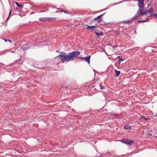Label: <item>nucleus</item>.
Here are the masks:
<instances>
[{
	"label": "nucleus",
	"mask_w": 157,
	"mask_h": 157,
	"mask_svg": "<svg viewBox=\"0 0 157 157\" xmlns=\"http://www.w3.org/2000/svg\"><path fill=\"white\" fill-rule=\"evenodd\" d=\"M61 12H64L65 13H68V12H67L66 11H65L63 10H61Z\"/></svg>",
	"instance_id": "nucleus-19"
},
{
	"label": "nucleus",
	"mask_w": 157,
	"mask_h": 157,
	"mask_svg": "<svg viewBox=\"0 0 157 157\" xmlns=\"http://www.w3.org/2000/svg\"><path fill=\"white\" fill-rule=\"evenodd\" d=\"M56 52H59L58 51H56Z\"/></svg>",
	"instance_id": "nucleus-31"
},
{
	"label": "nucleus",
	"mask_w": 157,
	"mask_h": 157,
	"mask_svg": "<svg viewBox=\"0 0 157 157\" xmlns=\"http://www.w3.org/2000/svg\"><path fill=\"white\" fill-rule=\"evenodd\" d=\"M4 40L6 42H7V41H8L10 42V43L11 42V41L10 40H6V39H4Z\"/></svg>",
	"instance_id": "nucleus-17"
},
{
	"label": "nucleus",
	"mask_w": 157,
	"mask_h": 157,
	"mask_svg": "<svg viewBox=\"0 0 157 157\" xmlns=\"http://www.w3.org/2000/svg\"><path fill=\"white\" fill-rule=\"evenodd\" d=\"M152 133L151 132H150V133H147V135H149L150 136H151L152 135Z\"/></svg>",
	"instance_id": "nucleus-20"
},
{
	"label": "nucleus",
	"mask_w": 157,
	"mask_h": 157,
	"mask_svg": "<svg viewBox=\"0 0 157 157\" xmlns=\"http://www.w3.org/2000/svg\"><path fill=\"white\" fill-rule=\"evenodd\" d=\"M28 49V48H26L25 47H22L21 48V49H23L24 50H26Z\"/></svg>",
	"instance_id": "nucleus-16"
},
{
	"label": "nucleus",
	"mask_w": 157,
	"mask_h": 157,
	"mask_svg": "<svg viewBox=\"0 0 157 157\" xmlns=\"http://www.w3.org/2000/svg\"><path fill=\"white\" fill-rule=\"evenodd\" d=\"M90 56H88L86 57L82 58L79 57L78 58L82 59V60L84 59L85 61L87 62L88 63L90 64Z\"/></svg>",
	"instance_id": "nucleus-5"
},
{
	"label": "nucleus",
	"mask_w": 157,
	"mask_h": 157,
	"mask_svg": "<svg viewBox=\"0 0 157 157\" xmlns=\"http://www.w3.org/2000/svg\"><path fill=\"white\" fill-rule=\"evenodd\" d=\"M102 34L101 33H96V35H97L98 37L99 36H102Z\"/></svg>",
	"instance_id": "nucleus-15"
},
{
	"label": "nucleus",
	"mask_w": 157,
	"mask_h": 157,
	"mask_svg": "<svg viewBox=\"0 0 157 157\" xmlns=\"http://www.w3.org/2000/svg\"><path fill=\"white\" fill-rule=\"evenodd\" d=\"M116 46H117V45H116L115 46H113V48H115Z\"/></svg>",
	"instance_id": "nucleus-25"
},
{
	"label": "nucleus",
	"mask_w": 157,
	"mask_h": 157,
	"mask_svg": "<svg viewBox=\"0 0 157 157\" xmlns=\"http://www.w3.org/2000/svg\"><path fill=\"white\" fill-rule=\"evenodd\" d=\"M104 14H102L98 16L97 17L95 18L93 20V21H97L98 23H100L102 21V19L101 17V16Z\"/></svg>",
	"instance_id": "nucleus-4"
},
{
	"label": "nucleus",
	"mask_w": 157,
	"mask_h": 157,
	"mask_svg": "<svg viewBox=\"0 0 157 157\" xmlns=\"http://www.w3.org/2000/svg\"><path fill=\"white\" fill-rule=\"evenodd\" d=\"M95 33L96 34V33H98V32H96V31H95Z\"/></svg>",
	"instance_id": "nucleus-28"
},
{
	"label": "nucleus",
	"mask_w": 157,
	"mask_h": 157,
	"mask_svg": "<svg viewBox=\"0 0 157 157\" xmlns=\"http://www.w3.org/2000/svg\"><path fill=\"white\" fill-rule=\"evenodd\" d=\"M115 76L116 77H118L120 74V71H118L117 70H115Z\"/></svg>",
	"instance_id": "nucleus-8"
},
{
	"label": "nucleus",
	"mask_w": 157,
	"mask_h": 157,
	"mask_svg": "<svg viewBox=\"0 0 157 157\" xmlns=\"http://www.w3.org/2000/svg\"><path fill=\"white\" fill-rule=\"evenodd\" d=\"M153 9L152 8H151L150 9L145 10L144 12L142 11L140 13V16H143L144 15L146 14L147 15L149 14H151L153 13Z\"/></svg>",
	"instance_id": "nucleus-2"
},
{
	"label": "nucleus",
	"mask_w": 157,
	"mask_h": 157,
	"mask_svg": "<svg viewBox=\"0 0 157 157\" xmlns=\"http://www.w3.org/2000/svg\"><path fill=\"white\" fill-rule=\"evenodd\" d=\"M144 119V120H147V118L145 116H141L140 117V119Z\"/></svg>",
	"instance_id": "nucleus-10"
},
{
	"label": "nucleus",
	"mask_w": 157,
	"mask_h": 157,
	"mask_svg": "<svg viewBox=\"0 0 157 157\" xmlns=\"http://www.w3.org/2000/svg\"><path fill=\"white\" fill-rule=\"evenodd\" d=\"M11 11L10 10V13H9V16L8 17H7V18L6 19V21H7L10 18V15L11 14Z\"/></svg>",
	"instance_id": "nucleus-13"
},
{
	"label": "nucleus",
	"mask_w": 157,
	"mask_h": 157,
	"mask_svg": "<svg viewBox=\"0 0 157 157\" xmlns=\"http://www.w3.org/2000/svg\"><path fill=\"white\" fill-rule=\"evenodd\" d=\"M120 57H121V56H118V58H119L120 59H121V58H120Z\"/></svg>",
	"instance_id": "nucleus-26"
},
{
	"label": "nucleus",
	"mask_w": 157,
	"mask_h": 157,
	"mask_svg": "<svg viewBox=\"0 0 157 157\" xmlns=\"http://www.w3.org/2000/svg\"><path fill=\"white\" fill-rule=\"evenodd\" d=\"M155 16V18H157V13L156 14H151V15H149L148 16V17H151V16Z\"/></svg>",
	"instance_id": "nucleus-12"
},
{
	"label": "nucleus",
	"mask_w": 157,
	"mask_h": 157,
	"mask_svg": "<svg viewBox=\"0 0 157 157\" xmlns=\"http://www.w3.org/2000/svg\"><path fill=\"white\" fill-rule=\"evenodd\" d=\"M123 59H120V62H121L122 61H123Z\"/></svg>",
	"instance_id": "nucleus-22"
},
{
	"label": "nucleus",
	"mask_w": 157,
	"mask_h": 157,
	"mask_svg": "<svg viewBox=\"0 0 157 157\" xmlns=\"http://www.w3.org/2000/svg\"><path fill=\"white\" fill-rule=\"evenodd\" d=\"M17 6L21 8L22 7V5L18 3V2H16V3Z\"/></svg>",
	"instance_id": "nucleus-11"
},
{
	"label": "nucleus",
	"mask_w": 157,
	"mask_h": 157,
	"mask_svg": "<svg viewBox=\"0 0 157 157\" xmlns=\"http://www.w3.org/2000/svg\"><path fill=\"white\" fill-rule=\"evenodd\" d=\"M80 54L79 51H74L70 52L67 54L65 52H62L56 58L59 57L61 62L64 63L65 62H68L69 61H74L75 58L77 57L80 55Z\"/></svg>",
	"instance_id": "nucleus-1"
},
{
	"label": "nucleus",
	"mask_w": 157,
	"mask_h": 157,
	"mask_svg": "<svg viewBox=\"0 0 157 157\" xmlns=\"http://www.w3.org/2000/svg\"><path fill=\"white\" fill-rule=\"evenodd\" d=\"M52 19H53V20H55L56 19V17H55V18H52Z\"/></svg>",
	"instance_id": "nucleus-24"
},
{
	"label": "nucleus",
	"mask_w": 157,
	"mask_h": 157,
	"mask_svg": "<svg viewBox=\"0 0 157 157\" xmlns=\"http://www.w3.org/2000/svg\"><path fill=\"white\" fill-rule=\"evenodd\" d=\"M88 27L86 28V29H91V30H93L95 28H96L97 27L96 26H90L89 25H87Z\"/></svg>",
	"instance_id": "nucleus-6"
},
{
	"label": "nucleus",
	"mask_w": 157,
	"mask_h": 157,
	"mask_svg": "<svg viewBox=\"0 0 157 157\" xmlns=\"http://www.w3.org/2000/svg\"><path fill=\"white\" fill-rule=\"evenodd\" d=\"M156 137L157 138V136H156Z\"/></svg>",
	"instance_id": "nucleus-33"
},
{
	"label": "nucleus",
	"mask_w": 157,
	"mask_h": 157,
	"mask_svg": "<svg viewBox=\"0 0 157 157\" xmlns=\"http://www.w3.org/2000/svg\"><path fill=\"white\" fill-rule=\"evenodd\" d=\"M112 115H114L115 116H117L118 115V114L116 113H113V114H112Z\"/></svg>",
	"instance_id": "nucleus-18"
},
{
	"label": "nucleus",
	"mask_w": 157,
	"mask_h": 157,
	"mask_svg": "<svg viewBox=\"0 0 157 157\" xmlns=\"http://www.w3.org/2000/svg\"><path fill=\"white\" fill-rule=\"evenodd\" d=\"M124 22L125 23H128V22H129V21H124Z\"/></svg>",
	"instance_id": "nucleus-23"
},
{
	"label": "nucleus",
	"mask_w": 157,
	"mask_h": 157,
	"mask_svg": "<svg viewBox=\"0 0 157 157\" xmlns=\"http://www.w3.org/2000/svg\"><path fill=\"white\" fill-rule=\"evenodd\" d=\"M121 142L127 144L132 145L134 143L133 141L129 139H124L121 140Z\"/></svg>",
	"instance_id": "nucleus-3"
},
{
	"label": "nucleus",
	"mask_w": 157,
	"mask_h": 157,
	"mask_svg": "<svg viewBox=\"0 0 157 157\" xmlns=\"http://www.w3.org/2000/svg\"><path fill=\"white\" fill-rule=\"evenodd\" d=\"M11 52L15 53L14 51H12Z\"/></svg>",
	"instance_id": "nucleus-29"
},
{
	"label": "nucleus",
	"mask_w": 157,
	"mask_h": 157,
	"mask_svg": "<svg viewBox=\"0 0 157 157\" xmlns=\"http://www.w3.org/2000/svg\"><path fill=\"white\" fill-rule=\"evenodd\" d=\"M105 53L108 56H109V55H108V54H107L106 52H105Z\"/></svg>",
	"instance_id": "nucleus-27"
},
{
	"label": "nucleus",
	"mask_w": 157,
	"mask_h": 157,
	"mask_svg": "<svg viewBox=\"0 0 157 157\" xmlns=\"http://www.w3.org/2000/svg\"><path fill=\"white\" fill-rule=\"evenodd\" d=\"M103 89V88H102V87H101V89Z\"/></svg>",
	"instance_id": "nucleus-32"
},
{
	"label": "nucleus",
	"mask_w": 157,
	"mask_h": 157,
	"mask_svg": "<svg viewBox=\"0 0 157 157\" xmlns=\"http://www.w3.org/2000/svg\"><path fill=\"white\" fill-rule=\"evenodd\" d=\"M148 17L147 18L146 20H143L140 21H138V22H145L146 21H149V20H148Z\"/></svg>",
	"instance_id": "nucleus-14"
},
{
	"label": "nucleus",
	"mask_w": 157,
	"mask_h": 157,
	"mask_svg": "<svg viewBox=\"0 0 157 157\" xmlns=\"http://www.w3.org/2000/svg\"><path fill=\"white\" fill-rule=\"evenodd\" d=\"M109 45H110L111 46V44H109Z\"/></svg>",
	"instance_id": "nucleus-30"
},
{
	"label": "nucleus",
	"mask_w": 157,
	"mask_h": 157,
	"mask_svg": "<svg viewBox=\"0 0 157 157\" xmlns=\"http://www.w3.org/2000/svg\"><path fill=\"white\" fill-rule=\"evenodd\" d=\"M14 64V63H13V64H10V65H8V66H13V65Z\"/></svg>",
	"instance_id": "nucleus-21"
},
{
	"label": "nucleus",
	"mask_w": 157,
	"mask_h": 157,
	"mask_svg": "<svg viewBox=\"0 0 157 157\" xmlns=\"http://www.w3.org/2000/svg\"><path fill=\"white\" fill-rule=\"evenodd\" d=\"M48 18H39V20L42 21H45L46 20H48Z\"/></svg>",
	"instance_id": "nucleus-9"
},
{
	"label": "nucleus",
	"mask_w": 157,
	"mask_h": 157,
	"mask_svg": "<svg viewBox=\"0 0 157 157\" xmlns=\"http://www.w3.org/2000/svg\"><path fill=\"white\" fill-rule=\"evenodd\" d=\"M124 128L126 130H130L131 128V127L128 125H126L124 126Z\"/></svg>",
	"instance_id": "nucleus-7"
}]
</instances>
